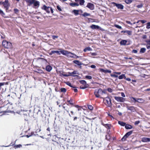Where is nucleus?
<instances>
[{
  "instance_id": "1",
  "label": "nucleus",
  "mask_w": 150,
  "mask_h": 150,
  "mask_svg": "<svg viewBox=\"0 0 150 150\" xmlns=\"http://www.w3.org/2000/svg\"><path fill=\"white\" fill-rule=\"evenodd\" d=\"M2 45L5 48H10L12 47L11 43L9 42L6 40H4L2 42Z\"/></svg>"
},
{
  "instance_id": "2",
  "label": "nucleus",
  "mask_w": 150,
  "mask_h": 150,
  "mask_svg": "<svg viewBox=\"0 0 150 150\" xmlns=\"http://www.w3.org/2000/svg\"><path fill=\"white\" fill-rule=\"evenodd\" d=\"M42 8L43 9L45 10L48 13H49L50 12V11H51L52 13H53V11L52 9L49 6L47 7L44 5L42 7Z\"/></svg>"
},
{
  "instance_id": "3",
  "label": "nucleus",
  "mask_w": 150,
  "mask_h": 150,
  "mask_svg": "<svg viewBox=\"0 0 150 150\" xmlns=\"http://www.w3.org/2000/svg\"><path fill=\"white\" fill-rule=\"evenodd\" d=\"M102 89L100 88L98 89H96L95 90L94 94L96 97H100V95H102Z\"/></svg>"
},
{
  "instance_id": "4",
  "label": "nucleus",
  "mask_w": 150,
  "mask_h": 150,
  "mask_svg": "<svg viewBox=\"0 0 150 150\" xmlns=\"http://www.w3.org/2000/svg\"><path fill=\"white\" fill-rule=\"evenodd\" d=\"M114 98L118 102H123L125 100V98L122 97L115 96Z\"/></svg>"
},
{
  "instance_id": "5",
  "label": "nucleus",
  "mask_w": 150,
  "mask_h": 150,
  "mask_svg": "<svg viewBox=\"0 0 150 150\" xmlns=\"http://www.w3.org/2000/svg\"><path fill=\"white\" fill-rule=\"evenodd\" d=\"M103 100H106L108 107H110L112 103L111 102V99L109 97H107L106 98H104Z\"/></svg>"
},
{
  "instance_id": "6",
  "label": "nucleus",
  "mask_w": 150,
  "mask_h": 150,
  "mask_svg": "<svg viewBox=\"0 0 150 150\" xmlns=\"http://www.w3.org/2000/svg\"><path fill=\"white\" fill-rule=\"evenodd\" d=\"M114 6H116L118 9H123L124 8V6L121 4H117L114 2H112Z\"/></svg>"
},
{
  "instance_id": "7",
  "label": "nucleus",
  "mask_w": 150,
  "mask_h": 150,
  "mask_svg": "<svg viewBox=\"0 0 150 150\" xmlns=\"http://www.w3.org/2000/svg\"><path fill=\"white\" fill-rule=\"evenodd\" d=\"M86 7L88 8L91 10H93L94 9V5L93 4L91 3H88Z\"/></svg>"
},
{
  "instance_id": "8",
  "label": "nucleus",
  "mask_w": 150,
  "mask_h": 150,
  "mask_svg": "<svg viewBox=\"0 0 150 150\" xmlns=\"http://www.w3.org/2000/svg\"><path fill=\"white\" fill-rule=\"evenodd\" d=\"M90 28L92 29H100V30H103L102 28L99 26L94 24L91 25Z\"/></svg>"
},
{
  "instance_id": "9",
  "label": "nucleus",
  "mask_w": 150,
  "mask_h": 150,
  "mask_svg": "<svg viewBox=\"0 0 150 150\" xmlns=\"http://www.w3.org/2000/svg\"><path fill=\"white\" fill-rule=\"evenodd\" d=\"M32 4H33L34 6L38 7L40 5V2L39 1L36 0H32Z\"/></svg>"
},
{
  "instance_id": "10",
  "label": "nucleus",
  "mask_w": 150,
  "mask_h": 150,
  "mask_svg": "<svg viewBox=\"0 0 150 150\" xmlns=\"http://www.w3.org/2000/svg\"><path fill=\"white\" fill-rule=\"evenodd\" d=\"M126 108L128 110H130L132 112H134L135 111V108L133 106H126Z\"/></svg>"
},
{
  "instance_id": "11",
  "label": "nucleus",
  "mask_w": 150,
  "mask_h": 150,
  "mask_svg": "<svg viewBox=\"0 0 150 150\" xmlns=\"http://www.w3.org/2000/svg\"><path fill=\"white\" fill-rule=\"evenodd\" d=\"M100 69L101 72H104L105 73H111V71L110 70H105L103 69Z\"/></svg>"
},
{
  "instance_id": "12",
  "label": "nucleus",
  "mask_w": 150,
  "mask_h": 150,
  "mask_svg": "<svg viewBox=\"0 0 150 150\" xmlns=\"http://www.w3.org/2000/svg\"><path fill=\"white\" fill-rule=\"evenodd\" d=\"M142 141L143 142H150V138L143 137L142 139Z\"/></svg>"
},
{
  "instance_id": "13",
  "label": "nucleus",
  "mask_w": 150,
  "mask_h": 150,
  "mask_svg": "<svg viewBox=\"0 0 150 150\" xmlns=\"http://www.w3.org/2000/svg\"><path fill=\"white\" fill-rule=\"evenodd\" d=\"M3 5L4 6V8L10 6V4L8 3V0H5V1H4V4Z\"/></svg>"
},
{
  "instance_id": "14",
  "label": "nucleus",
  "mask_w": 150,
  "mask_h": 150,
  "mask_svg": "<svg viewBox=\"0 0 150 150\" xmlns=\"http://www.w3.org/2000/svg\"><path fill=\"white\" fill-rule=\"evenodd\" d=\"M67 102L68 103H66V104H67V105H69V104L71 105H73L74 103V101L71 99L69 100H67Z\"/></svg>"
},
{
  "instance_id": "15",
  "label": "nucleus",
  "mask_w": 150,
  "mask_h": 150,
  "mask_svg": "<svg viewBox=\"0 0 150 150\" xmlns=\"http://www.w3.org/2000/svg\"><path fill=\"white\" fill-rule=\"evenodd\" d=\"M73 62L75 64H76L78 66H81V65L83 64V63H81L78 60H74L73 61Z\"/></svg>"
},
{
  "instance_id": "16",
  "label": "nucleus",
  "mask_w": 150,
  "mask_h": 150,
  "mask_svg": "<svg viewBox=\"0 0 150 150\" xmlns=\"http://www.w3.org/2000/svg\"><path fill=\"white\" fill-rule=\"evenodd\" d=\"M127 40H122L120 42V44L121 45H126V43H127Z\"/></svg>"
},
{
  "instance_id": "17",
  "label": "nucleus",
  "mask_w": 150,
  "mask_h": 150,
  "mask_svg": "<svg viewBox=\"0 0 150 150\" xmlns=\"http://www.w3.org/2000/svg\"><path fill=\"white\" fill-rule=\"evenodd\" d=\"M122 33H127L128 35H130L132 34V31L130 30H122L121 31Z\"/></svg>"
},
{
  "instance_id": "18",
  "label": "nucleus",
  "mask_w": 150,
  "mask_h": 150,
  "mask_svg": "<svg viewBox=\"0 0 150 150\" xmlns=\"http://www.w3.org/2000/svg\"><path fill=\"white\" fill-rule=\"evenodd\" d=\"M79 11L78 10H73L72 11V13H73L75 16H77L79 14Z\"/></svg>"
},
{
  "instance_id": "19",
  "label": "nucleus",
  "mask_w": 150,
  "mask_h": 150,
  "mask_svg": "<svg viewBox=\"0 0 150 150\" xmlns=\"http://www.w3.org/2000/svg\"><path fill=\"white\" fill-rule=\"evenodd\" d=\"M125 127L126 129H132L133 127L132 125L128 124H127L126 125Z\"/></svg>"
},
{
  "instance_id": "20",
  "label": "nucleus",
  "mask_w": 150,
  "mask_h": 150,
  "mask_svg": "<svg viewBox=\"0 0 150 150\" xmlns=\"http://www.w3.org/2000/svg\"><path fill=\"white\" fill-rule=\"evenodd\" d=\"M89 86V85L88 84L84 85V86H80V88L81 89H84L86 88H88Z\"/></svg>"
},
{
  "instance_id": "21",
  "label": "nucleus",
  "mask_w": 150,
  "mask_h": 150,
  "mask_svg": "<svg viewBox=\"0 0 150 150\" xmlns=\"http://www.w3.org/2000/svg\"><path fill=\"white\" fill-rule=\"evenodd\" d=\"M66 85H68L70 87L73 88H76V87L75 86H74L72 85L70 82L69 81L66 82Z\"/></svg>"
},
{
  "instance_id": "22",
  "label": "nucleus",
  "mask_w": 150,
  "mask_h": 150,
  "mask_svg": "<svg viewBox=\"0 0 150 150\" xmlns=\"http://www.w3.org/2000/svg\"><path fill=\"white\" fill-rule=\"evenodd\" d=\"M52 67L50 65H48L46 68V70L48 71H50L52 69Z\"/></svg>"
},
{
  "instance_id": "23",
  "label": "nucleus",
  "mask_w": 150,
  "mask_h": 150,
  "mask_svg": "<svg viewBox=\"0 0 150 150\" xmlns=\"http://www.w3.org/2000/svg\"><path fill=\"white\" fill-rule=\"evenodd\" d=\"M118 123L119 125L122 126H125L126 123L125 122H123L121 121H119L118 122Z\"/></svg>"
},
{
  "instance_id": "24",
  "label": "nucleus",
  "mask_w": 150,
  "mask_h": 150,
  "mask_svg": "<svg viewBox=\"0 0 150 150\" xmlns=\"http://www.w3.org/2000/svg\"><path fill=\"white\" fill-rule=\"evenodd\" d=\"M69 5L70 6L73 7H74L75 6H78L79 5V4L75 2L70 3Z\"/></svg>"
},
{
  "instance_id": "25",
  "label": "nucleus",
  "mask_w": 150,
  "mask_h": 150,
  "mask_svg": "<svg viewBox=\"0 0 150 150\" xmlns=\"http://www.w3.org/2000/svg\"><path fill=\"white\" fill-rule=\"evenodd\" d=\"M73 55H74L72 53L66 51V56H69L71 57H73Z\"/></svg>"
},
{
  "instance_id": "26",
  "label": "nucleus",
  "mask_w": 150,
  "mask_h": 150,
  "mask_svg": "<svg viewBox=\"0 0 150 150\" xmlns=\"http://www.w3.org/2000/svg\"><path fill=\"white\" fill-rule=\"evenodd\" d=\"M145 101V100L141 98H137V102L139 103H143Z\"/></svg>"
},
{
  "instance_id": "27",
  "label": "nucleus",
  "mask_w": 150,
  "mask_h": 150,
  "mask_svg": "<svg viewBox=\"0 0 150 150\" xmlns=\"http://www.w3.org/2000/svg\"><path fill=\"white\" fill-rule=\"evenodd\" d=\"M118 77L119 79H122L123 78L124 79H126V76H125V74H122L119 76H118Z\"/></svg>"
},
{
  "instance_id": "28",
  "label": "nucleus",
  "mask_w": 150,
  "mask_h": 150,
  "mask_svg": "<svg viewBox=\"0 0 150 150\" xmlns=\"http://www.w3.org/2000/svg\"><path fill=\"white\" fill-rule=\"evenodd\" d=\"M92 50V49L89 47H86L83 50V51L84 52H86L87 51H91Z\"/></svg>"
},
{
  "instance_id": "29",
  "label": "nucleus",
  "mask_w": 150,
  "mask_h": 150,
  "mask_svg": "<svg viewBox=\"0 0 150 150\" xmlns=\"http://www.w3.org/2000/svg\"><path fill=\"white\" fill-rule=\"evenodd\" d=\"M146 49L144 47H142L141 48L140 50V53H144L146 51Z\"/></svg>"
},
{
  "instance_id": "30",
  "label": "nucleus",
  "mask_w": 150,
  "mask_h": 150,
  "mask_svg": "<svg viewBox=\"0 0 150 150\" xmlns=\"http://www.w3.org/2000/svg\"><path fill=\"white\" fill-rule=\"evenodd\" d=\"M79 82L81 84H82L83 85L88 84L87 83L86 81L84 80H80L79 81Z\"/></svg>"
},
{
  "instance_id": "31",
  "label": "nucleus",
  "mask_w": 150,
  "mask_h": 150,
  "mask_svg": "<svg viewBox=\"0 0 150 150\" xmlns=\"http://www.w3.org/2000/svg\"><path fill=\"white\" fill-rule=\"evenodd\" d=\"M105 127L108 129H110L111 128V125L110 124H106L105 125Z\"/></svg>"
},
{
  "instance_id": "32",
  "label": "nucleus",
  "mask_w": 150,
  "mask_h": 150,
  "mask_svg": "<svg viewBox=\"0 0 150 150\" xmlns=\"http://www.w3.org/2000/svg\"><path fill=\"white\" fill-rule=\"evenodd\" d=\"M0 14L3 16V17H4V18H6L7 17L5 16V14L4 12L0 9Z\"/></svg>"
},
{
  "instance_id": "33",
  "label": "nucleus",
  "mask_w": 150,
  "mask_h": 150,
  "mask_svg": "<svg viewBox=\"0 0 150 150\" xmlns=\"http://www.w3.org/2000/svg\"><path fill=\"white\" fill-rule=\"evenodd\" d=\"M85 1L84 0H80L79 2V5L81 6H83L84 5V4L85 3Z\"/></svg>"
},
{
  "instance_id": "34",
  "label": "nucleus",
  "mask_w": 150,
  "mask_h": 150,
  "mask_svg": "<svg viewBox=\"0 0 150 150\" xmlns=\"http://www.w3.org/2000/svg\"><path fill=\"white\" fill-rule=\"evenodd\" d=\"M68 74H66V76H73L74 77L75 76H78L76 75H73L72 74H71V72H68Z\"/></svg>"
},
{
  "instance_id": "35",
  "label": "nucleus",
  "mask_w": 150,
  "mask_h": 150,
  "mask_svg": "<svg viewBox=\"0 0 150 150\" xmlns=\"http://www.w3.org/2000/svg\"><path fill=\"white\" fill-rule=\"evenodd\" d=\"M125 2L127 4H129L132 3V0H125Z\"/></svg>"
},
{
  "instance_id": "36",
  "label": "nucleus",
  "mask_w": 150,
  "mask_h": 150,
  "mask_svg": "<svg viewBox=\"0 0 150 150\" xmlns=\"http://www.w3.org/2000/svg\"><path fill=\"white\" fill-rule=\"evenodd\" d=\"M82 15L84 17H86L90 16V13H88L86 12H84Z\"/></svg>"
},
{
  "instance_id": "37",
  "label": "nucleus",
  "mask_w": 150,
  "mask_h": 150,
  "mask_svg": "<svg viewBox=\"0 0 150 150\" xmlns=\"http://www.w3.org/2000/svg\"><path fill=\"white\" fill-rule=\"evenodd\" d=\"M22 146V145L21 144L16 145L14 146V147L15 149H16L18 148H20Z\"/></svg>"
},
{
  "instance_id": "38",
  "label": "nucleus",
  "mask_w": 150,
  "mask_h": 150,
  "mask_svg": "<svg viewBox=\"0 0 150 150\" xmlns=\"http://www.w3.org/2000/svg\"><path fill=\"white\" fill-rule=\"evenodd\" d=\"M52 53H56L58 55H59L60 54V52L59 51H54L53 50L52 51Z\"/></svg>"
},
{
  "instance_id": "39",
  "label": "nucleus",
  "mask_w": 150,
  "mask_h": 150,
  "mask_svg": "<svg viewBox=\"0 0 150 150\" xmlns=\"http://www.w3.org/2000/svg\"><path fill=\"white\" fill-rule=\"evenodd\" d=\"M133 132L132 131H130L126 133V134H127L128 136H129L130 135H131Z\"/></svg>"
},
{
  "instance_id": "40",
  "label": "nucleus",
  "mask_w": 150,
  "mask_h": 150,
  "mask_svg": "<svg viewBox=\"0 0 150 150\" xmlns=\"http://www.w3.org/2000/svg\"><path fill=\"white\" fill-rule=\"evenodd\" d=\"M88 108L90 110H92L93 109V107L91 105H88Z\"/></svg>"
},
{
  "instance_id": "41",
  "label": "nucleus",
  "mask_w": 150,
  "mask_h": 150,
  "mask_svg": "<svg viewBox=\"0 0 150 150\" xmlns=\"http://www.w3.org/2000/svg\"><path fill=\"white\" fill-rule=\"evenodd\" d=\"M146 28L148 29L150 28V22H149L147 23Z\"/></svg>"
},
{
  "instance_id": "42",
  "label": "nucleus",
  "mask_w": 150,
  "mask_h": 150,
  "mask_svg": "<svg viewBox=\"0 0 150 150\" xmlns=\"http://www.w3.org/2000/svg\"><path fill=\"white\" fill-rule=\"evenodd\" d=\"M143 5L142 4H140L138 5L137 6V7L138 8H141L143 7Z\"/></svg>"
},
{
  "instance_id": "43",
  "label": "nucleus",
  "mask_w": 150,
  "mask_h": 150,
  "mask_svg": "<svg viewBox=\"0 0 150 150\" xmlns=\"http://www.w3.org/2000/svg\"><path fill=\"white\" fill-rule=\"evenodd\" d=\"M115 27L120 29H122V27L118 25L115 24Z\"/></svg>"
},
{
  "instance_id": "44",
  "label": "nucleus",
  "mask_w": 150,
  "mask_h": 150,
  "mask_svg": "<svg viewBox=\"0 0 150 150\" xmlns=\"http://www.w3.org/2000/svg\"><path fill=\"white\" fill-rule=\"evenodd\" d=\"M86 79H92V77L90 76H85Z\"/></svg>"
},
{
  "instance_id": "45",
  "label": "nucleus",
  "mask_w": 150,
  "mask_h": 150,
  "mask_svg": "<svg viewBox=\"0 0 150 150\" xmlns=\"http://www.w3.org/2000/svg\"><path fill=\"white\" fill-rule=\"evenodd\" d=\"M110 76L112 77H116V78L118 77V76L115 74H111Z\"/></svg>"
},
{
  "instance_id": "46",
  "label": "nucleus",
  "mask_w": 150,
  "mask_h": 150,
  "mask_svg": "<svg viewBox=\"0 0 150 150\" xmlns=\"http://www.w3.org/2000/svg\"><path fill=\"white\" fill-rule=\"evenodd\" d=\"M126 137L124 135L122 138L121 140L122 141H124L126 140Z\"/></svg>"
},
{
  "instance_id": "47",
  "label": "nucleus",
  "mask_w": 150,
  "mask_h": 150,
  "mask_svg": "<svg viewBox=\"0 0 150 150\" xmlns=\"http://www.w3.org/2000/svg\"><path fill=\"white\" fill-rule=\"evenodd\" d=\"M71 74H78L79 73L77 72V71H74L72 72H71Z\"/></svg>"
},
{
  "instance_id": "48",
  "label": "nucleus",
  "mask_w": 150,
  "mask_h": 150,
  "mask_svg": "<svg viewBox=\"0 0 150 150\" xmlns=\"http://www.w3.org/2000/svg\"><path fill=\"white\" fill-rule=\"evenodd\" d=\"M107 90L110 93H111L112 91V90L111 88H108L107 89Z\"/></svg>"
},
{
  "instance_id": "49",
  "label": "nucleus",
  "mask_w": 150,
  "mask_h": 150,
  "mask_svg": "<svg viewBox=\"0 0 150 150\" xmlns=\"http://www.w3.org/2000/svg\"><path fill=\"white\" fill-rule=\"evenodd\" d=\"M132 98L134 100V103L137 102V98H136L133 97H132Z\"/></svg>"
},
{
  "instance_id": "50",
  "label": "nucleus",
  "mask_w": 150,
  "mask_h": 150,
  "mask_svg": "<svg viewBox=\"0 0 150 150\" xmlns=\"http://www.w3.org/2000/svg\"><path fill=\"white\" fill-rule=\"evenodd\" d=\"M140 122V121L139 120L136 121L134 123V124L135 125H138Z\"/></svg>"
},
{
  "instance_id": "51",
  "label": "nucleus",
  "mask_w": 150,
  "mask_h": 150,
  "mask_svg": "<svg viewBox=\"0 0 150 150\" xmlns=\"http://www.w3.org/2000/svg\"><path fill=\"white\" fill-rule=\"evenodd\" d=\"M102 95H103V93L106 94V90L105 89V90H102Z\"/></svg>"
},
{
  "instance_id": "52",
  "label": "nucleus",
  "mask_w": 150,
  "mask_h": 150,
  "mask_svg": "<svg viewBox=\"0 0 150 150\" xmlns=\"http://www.w3.org/2000/svg\"><path fill=\"white\" fill-rule=\"evenodd\" d=\"M140 21L142 23H145L146 22V21L144 20H140Z\"/></svg>"
},
{
  "instance_id": "53",
  "label": "nucleus",
  "mask_w": 150,
  "mask_h": 150,
  "mask_svg": "<svg viewBox=\"0 0 150 150\" xmlns=\"http://www.w3.org/2000/svg\"><path fill=\"white\" fill-rule=\"evenodd\" d=\"M137 52V51L136 50H133L132 51V52L134 53H136Z\"/></svg>"
},
{
  "instance_id": "54",
  "label": "nucleus",
  "mask_w": 150,
  "mask_h": 150,
  "mask_svg": "<svg viewBox=\"0 0 150 150\" xmlns=\"http://www.w3.org/2000/svg\"><path fill=\"white\" fill-rule=\"evenodd\" d=\"M146 76H147L144 74H142L141 75V76L144 78H146Z\"/></svg>"
},
{
  "instance_id": "55",
  "label": "nucleus",
  "mask_w": 150,
  "mask_h": 150,
  "mask_svg": "<svg viewBox=\"0 0 150 150\" xmlns=\"http://www.w3.org/2000/svg\"><path fill=\"white\" fill-rule=\"evenodd\" d=\"M124 58L125 59H132V57H125Z\"/></svg>"
},
{
  "instance_id": "56",
  "label": "nucleus",
  "mask_w": 150,
  "mask_h": 150,
  "mask_svg": "<svg viewBox=\"0 0 150 150\" xmlns=\"http://www.w3.org/2000/svg\"><path fill=\"white\" fill-rule=\"evenodd\" d=\"M93 69H95L96 68V66L95 65H91L90 66Z\"/></svg>"
},
{
  "instance_id": "57",
  "label": "nucleus",
  "mask_w": 150,
  "mask_h": 150,
  "mask_svg": "<svg viewBox=\"0 0 150 150\" xmlns=\"http://www.w3.org/2000/svg\"><path fill=\"white\" fill-rule=\"evenodd\" d=\"M60 52V54L62 53L64 55L65 54V52L64 51L62 50V51H59Z\"/></svg>"
},
{
  "instance_id": "58",
  "label": "nucleus",
  "mask_w": 150,
  "mask_h": 150,
  "mask_svg": "<svg viewBox=\"0 0 150 150\" xmlns=\"http://www.w3.org/2000/svg\"><path fill=\"white\" fill-rule=\"evenodd\" d=\"M60 52V54L62 53L64 55L65 54V52L64 51L62 50V51H59Z\"/></svg>"
},
{
  "instance_id": "59",
  "label": "nucleus",
  "mask_w": 150,
  "mask_h": 150,
  "mask_svg": "<svg viewBox=\"0 0 150 150\" xmlns=\"http://www.w3.org/2000/svg\"><path fill=\"white\" fill-rule=\"evenodd\" d=\"M142 38L143 39H146L147 38V36L146 35H143Z\"/></svg>"
},
{
  "instance_id": "60",
  "label": "nucleus",
  "mask_w": 150,
  "mask_h": 150,
  "mask_svg": "<svg viewBox=\"0 0 150 150\" xmlns=\"http://www.w3.org/2000/svg\"><path fill=\"white\" fill-rule=\"evenodd\" d=\"M9 7V6H8L7 7H6L4 8H5L6 9V12H8V10Z\"/></svg>"
},
{
  "instance_id": "61",
  "label": "nucleus",
  "mask_w": 150,
  "mask_h": 150,
  "mask_svg": "<svg viewBox=\"0 0 150 150\" xmlns=\"http://www.w3.org/2000/svg\"><path fill=\"white\" fill-rule=\"evenodd\" d=\"M5 84V83L4 82L0 83V87L2 86H4Z\"/></svg>"
},
{
  "instance_id": "62",
  "label": "nucleus",
  "mask_w": 150,
  "mask_h": 150,
  "mask_svg": "<svg viewBox=\"0 0 150 150\" xmlns=\"http://www.w3.org/2000/svg\"><path fill=\"white\" fill-rule=\"evenodd\" d=\"M61 91L62 92H65L66 91V89L65 88H62Z\"/></svg>"
},
{
  "instance_id": "63",
  "label": "nucleus",
  "mask_w": 150,
  "mask_h": 150,
  "mask_svg": "<svg viewBox=\"0 0 150 150\" xmlns=\"http://www.w3.org/2000/svg\"><path fill=\"white\" fill-rule=\"evenodd\" d=\"M121 96L122 97H125V95L123 92H121Z\"/></svg>"
},
{
  "instance_id": "64",
  "label": "nucleus",
  "mask_w": 150,
  "mask_h": 150,
  "mask_svg": "<svg viewBox=\"0 0 150 150\" xmlns=\"http://www.w3.org/2000/svg\"><path fill=\"white\" fill-rule=\"evenodd\" d=\"M14 11L15 13H17L18 12V10L17 9H14Z\"/></svg>"
}]
</instances>
